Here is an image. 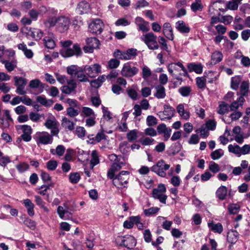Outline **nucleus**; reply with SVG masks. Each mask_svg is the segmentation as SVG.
I'll return each mask as SVG.
<instances>
[{
  "label": "nucleus",
  "instance_id": "60",
  "mask_svg": "<svg viewBox=\"0 0 250 250\" xmlns=\"http://www.w3.org/2000/svg\"><path fill=\"white\" fill-rule=\"evenodd\" d=\"M126 138L130 142L136 140L137 138V131L134 129L129 131L126 134Z\"/></svg>",
  "mask_w": 250,
  "mask_h": 250
},
{
  "label": "nucleus",
  "instance_id": "13",
  "mask_svg": "<svg viewBox=\"0 0 250 250\" xmlns=\"http://www.w3.org/2000/svg\"><path fill=\"white\" fill-rule=\"evenodd\" d=\"M164 111L159 112L157 115L161 120L165 121L171 119L175 113L174 108L167 104L164 105Z\"/></svg>",
  "mask_w": 250,
  "mask_h": 250
},
{
  "label": "nucleus",
  "instance_id": "31",
  "mask_svg": "<svg viewBox=\"0 0 250 250\" xmlns=\"http://www.w3.org/2000/svg\"><path fill=\"white\" fill-rule=\"evenodd\" d=\"M105 80L106 76L103 75L98 77L97 79L90 81V84L92 87L98 88L102 85Z\"/></svg>",
  "mask_w": 250,
  "mask_h": 250
},
{
  "label": "nucleus",
  "instance_id": "49",
  "mask_svg": "<svg viewBox=\"0 0 250 250\" xmlns=\"http://www.w3.org/2000/svg\"><path fill=\"white\" fill-rule=\"evenodd\" d=\"M119 150L123 154H126L129 152L130 145L127 142H123L119 145Z\"/></svg>",
  "mask_w": 250,
  "mask_h": 250
},
{
  "label": "nucleus",
  "instance_id": "24",
  "mask_svg": "<svg viewBox=\"0 0 250 250\" xmlns=\"http://www.w3.org/2000/svg\"><path fill=\"white\" fill-rule=\"evenodd\" d=\"M163 34L168 40L172 41L174 39L172 28L169 22H166L163 25Z\"/></svg>",
  "mask_w": 250,
  "mask_h": 250
},
{
  "label": "nucleus",
  "instance_id": "7",
  "mask_svg": "<svg viewBox=\"0 0 250 250\" xmlns=\"http://www.w3.org/2000/svg\"><path fill=\"white\" fill-rule=\"evenodd\" d=\"M60 55L64 58H69L73 56H81L83 52L78 43L74 44L72 48H62L60 51Z\"/></svg>",
  "mask_w": 250,
  "mask_h": 250
},
{
  "label": "nucleus",
  "instance_id": "58",
  "mask_svg": "<svg viewBox=\"0 0 250 250\" xmlns=\"http://www.w3.org/2000/svg\"><path fill=\"white\" fill-rule=\"evenodd\" d=\"M81 179L80 175L78 172L71 173L69 174V181L72 184H77Z\"/></svg>",
  "mask_w": 250,
  "mask_h": 250
},
{
  "label": "nucleus",
  "instance_id": "59",
  "mask_svg": "<svg viewBox=\"0 0 250 250\" xmlns=\"http://www.w3.org/2000/svg\"><path fill=\"white\" fill-rule=\"evenodd\" d=\"M75 134L79 138H83L86 134V130L83 126H78L76 128Z\"/></svg>",
  "mask_w": 250,
  "mask_h": 250
},
{
  "label": "nucleus",
  "instance_id": "21",
  "mask_svg": "<svg viewBox=\"0 0 250 250\" xmlns=\"http://www.w3.org/2000/svg\"><path fill=\"white\" fill-rule=\"evenodd\" d=\"M124 165L123 162L113 163L111 167L108 169L107 173V177L109 179L113 178L115 175V172L120 170L122 165Z\"/></svg>",
  "mask_w": 250,
  "mask_h": 250
},
{
  "label": "nucleus",
  "instance_id": "41",
  "mask_svg": "<svg viewBox=\"0 0 250 250\" xmlns=\"http://www.w3.org/2000/svg\"><path fill=\"white\" fill-rule=\"evenodd\" d=\"M43 43L46 47L53 49L55 46V42L51 37L46 36L43 38Z\"/></svg>",
  "mask_w": 250,
  "mask_h": 250
},
{
  "label": "nucleus",
  "instance_id": "46",
  "mask_svg": "<svg viewBox=\"0 0 250 250\" xmlns=\"http://www.w3.org/2000/svg\"><path fill=\"white\" fill-rule=\"evenodd\" d=\"M190 7L191 10L194 12L202 11L203 6L201 3V0H195V2L191 4Z\"/></svg>",
  "mask_w": 250,
  "mask_h": 250
},
{
  "label": "nucleus",
  "instance_id": "55",
  "mask_svg": "<svg viewBox=\"0 0 250 250\" xmlns=\"http://www.w3.org/2000/svg\"><path fill=\"white\" fill-rule=\"evenodd\" d=\"M35 202L36 204L39 206L40 208H42L44 211L48 212V209L45 206V203L42 199V198L38 195L35 196Z\"/></svg>",
  "mask_w": 250,
  "mask_h": 250
},
{
  "label": "nucleus",
  "instance_id": "39",
  "mask_svg": "<svg viewBox=\"0 0 250 250\" xmlns=\"http://www.w3.org/2000/svg\"><path fill=\"white\" fill-rule=\"evenodd\" d=\"M86 42L93 49L98 48L100 45V41L96 38H88Z\"/></svg>",
  "mask_w": 250,
  "mask_h": 250
},
{
  "label": "nucleus",
  "instance_id": "56",
  "mask_svg": "<svg viewBox=\"0 0 250 250\" xmlns=\"http://www.w3.org/2000/svg\"><path fill=\"white\" fill-rule=\"evenodd\" d=\"M16 167L20 173H23L29 169V165L26 162H22L17 165Z\"/></svg>",
  "mask_w": 250,
  "mask_h": 250
},
{
  "label": "nucleus",
  "instance_id": "53",
  "mask_svg": "<svg viewBox=\"0 0 250 250\" xmlns=\"http://www.w3.org/2000/svg\"><path fill=\"white\" fill-rule=\"evenodd\" d=\"M197 133H200V136L203 138H206L209 135V130L205 126L202 125L199 128L196 130Z\"/></svg>",
  "mask_w": 250,
  "mask_h": 250
},
{
  "label": "nucleus",
  "instance_id": "34",
  "mask_svg": "<svg viewBox=\"0 0 250 250\" xmlns=\"http://www.w3.org/2000/svg\"><path fill=\"white\" fill-rule=\"evenodd\" d=\"M228 189L226 187L221 186L216 191V196L220 200H224L227 195Z\"/></svg>",
  "mask_w": 250,
  "mask_h": 250
},
{
  "label": "nucleus",
  "instance_id": "40",
  "mask_svg": "<svg viewBox=\"0 0 250 250\" xmlns=\"http://www.w3.org/2000/svg\"><path fill=\"white\" fill-rule=\"evenodd\" d=\"M223 57V54L221 52L216 51L212 54L211 60L212 63L216 64L222 60Z\"/></svg>",
  "mask_w": 250,
  "mask_h": 250
},
{
  "label": "nucleus",
  "instance_id": "44",
  "mask_svg": "<svg viewBox=\"0 0 250 250\" xmlns=\"http://www.w3.org/2000/svg\"><path fill=\"white\" fill-rule=\"evenodd\" d=\"M207 80L206 76L197 77L196 78V83L197 87L201 89H204L206 86Z\"/></svg>",
  "mask_w": 250,
  "mask_h": 250
},
{
  "label": "nucleus",
  "instance_id": "36",
  "mask_svg": "<svg viewBox=\"0 0 250 250\" xmlns=\"http://www.w3.org/2000/svg\"><path fill=\"white\" fill-rule=\"evenodd\" d=\"M89 9V4L86 1H82L78 4L76 10L80 14L86 13Z\"/></svg>",
  "mask_w": 250,
  "mask_h": 250
},
{
  "label": "nucleus",
  "instance_id": "30",
  "mask_svg": "<svg viewBox=\"0 0 250 250\" xmlns=\"http://www.w3.org/2000/svg\"><path fill=\"white\" fill-rule=\"evenodd\" d=\"M203 66L201 63L196 64L191 62L188 64V68L189 72H195L197 74H201L203 72Z\"/></svg>",
  "mask_w": 250,
  "mask_h": 250
},
{
  "label": "nucleus",
  "instance_id": "33",
  "mask_svg": "<svg viewBox=\"0 0 250 250\" xmlns=\"http://www.w3.org/2000/svg\"><path fill=\"white\" fill-rule=\"evenodd\" d=\"M208 228L214 233L221 234L223 230V227L220 223H214L213 222L208 223Z\"/></svg>",
  "mask_w": 250,
  "mask_h": 250
},
{
  "label": "nucleus",
  "instance_id": "32",
  "mask_svg": "<svg viewBox=\"0 0 250 250\" xmlns=\"http://www.w3.org/2000/svg\"><path fill=\"white\" fill-rule=\"evenodd\" d=\"M245 101L244 97L240 96L236 101L232 102L229 107L231 111H236L239 107H242Z\"/></svg>",
  "mask_w": 250,
  "mask_h": 250
},
{
  "label": "nucleus",
  "instance_id": "57",
  "mask_svg": "<svg viewBox=\"0 0 250 250\" xmlns=\"http://www.w3.org/2000/svg\"><path fill=\"white\" fill-rule=\"evenodd\" d=\"M229 105L224 102H222L219 105L218 113L220 114H224L229 111Z\"/></svg>",
  "mask_w": 250,
  "mask_h": 250
},
{
  "label": "nucleus",
  "instance_id": "62",
  "mask_svg": "<svg viewBox=\"0 0 250 250\" xmlns=\"http://www.w3.org/2000/svg\"><path fill=\"white\" fill-rule=\"evenodd\" d=\"M184 130L185 132L184 134L185 137H187L189 133H190L193 128V125L190 123L188 122L184 125Z\"/></svg>",
  "mask_w": 250,
  "mask_h": 250
},
{
  "label": "nucleus",
  "instance_id": "18",
  "mask_svg": "<svg viewBox=\"0 0 250 250\" xmlns=\"http://www.w3.org/2000/svg\"><path fill=\"white\" fill-rule=\"evenodd\" d=\"M67 84L62 86L60 89L62 93L66 94H70L73 92H76V88H77V83L73 79L69 80L67 82Z\"/></svg>",
  "mask_w": 250,
  "mask_h": 250
},
{
  "label": "nucleus",
  "instance_id": "61",
  "mask_svg": "<svg viewBox=\"0 0 250 250\" xmlns=\"http://www.w3.org/2000/svg\"><path fill=\"white\" fill-rule=\"evenodd\" d=\"M240 206L237 204H230L228 207L229 212L230 214H237L240 209Z\"/></svg>",
  "mask_w": 250,
  "mask_h": 250
},
{
  "label": "nucleus",
  "instance_id": "17",
  "mask_svg": "<svg viewBox=\"0 0 250 250\" xmlns=\"http://www.w3.org/2000/svg\"><path fill=\"white\" fill-rule=\"evenodd\" d=\"M70 24V19L65 16H60L58 18V30L61 32H63L68 29Z\"/></svg>",
  "mask_w": 250,
  "mask_h": 250
},
{
  "label": "nucleus",
  "instance_id": "27",
  "mask_svg": "<svg viewBox=\"0 0 250 250\" xmlns=\"http://www.w3.org/2000/svg\"><path fill=\"white\" fill-rule=\"evenodd\" d=\"M239 233L237 231L230 230L228 233L227 239L229 243L233 245L237 241Z\"/></svg>",
  "mask_w": 250,
  "mask_h": 250
},
{
  "label": "nucleus",
  "instance_id": "16",
  "mask_svg": "<svg viewBox=\"0 0 250 250\" xmlns=\"http://www.w3.org/2000/svg\"><path fill=\"white\" fill-rule=\"evenodd\" d=\"M179 67L181 69V70L183 71V76H186L188 75V72L185 66L183 65V64L180 62L175 63V62H172L169 64H168L167 66V70L169 74L172 76H174V71H179V69L178 68Z\"/></svg>",
  "mask_w": 250,
  "mask_h": 250
},
{
  "label": "nucleus",
  "instance_id": "54",
  "mask_svg": "<svg viewBox=\"0 0 250 250\" xmlns=\"http://www.w3.org/2000/svg\"><path fill=\"white\" fill-rule=\"evenodd\" d=\"M224 155V151L222 149H216L210 154L212 159L215 160L220 159Z\"/></svg>",
  "mask_w": 250,
  "mask_h": 250
},
{
  "label": "nucleus",
  "instance_id": "2",
  "mask_svg": "<svg viewBox=\"0 0 250 250\" xmlns=\"http://www.w3.org/2000/svg\"><path fill=\"white\" fill-rule=\"evenodd\" d=\"M129 178V172L126 170L121 171L118 175H114L112 178V184L118 188H126Z\"/></svg>",
  "mask_w": 250,
  "mask_h": 250
},
{
  "label": "nucleus",
  "instance_id": "50",
  "mask_svg": "<svg viewBox=\"0 0 250 250\" xmlns=\"http://www.w3.org/2000/svg\"><path fill=\"white\" fill-rule=\"evenodd\" d=\"M249 87V83L248 81H243L242 82L240 86V96L244 97V96L248 93Z\"/></svg>",
  "mask_w": 250,
  "mask_h": 250
},
{
  "label": "nucleus",
  "instance_id": "8",
  "mask_svg": "<svg viewBox=\"0 0 250 250\" xmlns=\"http://www.w3.org/2000/svg\"><path fill=\"white\" fill-rule=\"evenodd\" d=\"M137 50L134 48L127 49L126 51H122L119 49H116L113 53L114 57L120 60H131L137 55Z\"/></svg>",
  "mask_w": 250,
  "mask_h": 250
},
{
  "label": "nucleus",
  "instance_id": "26",
  "mask_svg": "<svg viewBox=\"0 0 250 250\" xmlns=\"http://www.w3.org/2000/svg\"><path fill=\"white\" fill-rule=\"evenodd\" d=\"M62 126L65 129L72 131L74 129L75 123L66 117H63L62 120Z\"/></svg>",
  "mask_w": 250,
  "mask_h": 250
},
{
  "label": "nucleus",
  "instance_id": "47",
  "mask_svg": "<svg viewBox=\"0 0 250 250\" xmlns=\"http://www.w3.org/2000/svg\"><path fill=\"white\" fill-rule=\"evenodd\" d=\"M79 67L77 65H72L67 67V73L72 77L76 76L78 71L80 70Z\"/></svg>",
  "mask_w": 250,
  "mask_h": 250
},
{
  "label": "nucleus",
  "instance_id": "20",
  "mask_svg": "<svg viewBox=\"0 0 250 250\" xmlns=\"http://www.w3.org/2000/svg\"><path fill=\"white\" fill-rule=\"evenodd\" d=\"M28 86L31 89H37L38 90L37 94H39L43 91L45 84L42 83L40 80L36 79L30 82Z\"/></svg>",
  "mask_w": 250,
  "mask_h": 250
},
{
  "label": "nucleus",
  "instance_id": "4",
  "mask_svg": "<svg viewBox=\"0 0 250 250\" xmlns=\"http://www.w3.org/2000/svg\"><path fill=\"white\" fill-rule=\"evenodd\" d=\"M141 40L144 42L150 50H157L159 49V45L157 42V37L152 32H149L143 35Z\"/></svg>",
  "mask_w": 250,
  "mask_h": 250
},
{
  "label": "nucleus",
  "instance_id": "37",
  "mask_svg": "<svg viewBox=\"0 0 250 250\" xmlns=\"http://www.w3.org/2000/svg\"><path fill=\"white\" fill-rule=\"evenodd\" d=\"M76 77L78 80L80 82H90L88 78L89 77L85 73V70H84L83 67L80 68V70L76 75Z\"/></svg>",
  "mask_w": 250,
  "mask_h": 250
},
{
  "label": "nucleus",
  "instance_id": "12",
  "mask_svg": "<svg viewBox=\"0 0 250 250\" xmlns=\"http://www.w3.org/2000/svg\"><path fill=\"white\" fill-rule=\"evenodd\" d=\"M85 73L90 78L97 76L102 72L101 66L98 63H94L90 65H86L83 66Z\"/></svg>",
  "mask_w": 250,
  "mask_h": 250
},
{
  "label": "nucleus",
  "instance_id": "45",
  "mask_svg": "<svg viewBox=\"0 0 250 250\" xmlns=\"http://www.w3.org/2000/svg\"><path fill=\"white\" fill-rule=\"evenodd\" d=\"M240 3H241V2H238L237 0L228 1L226 3V9L236 10L238 9L239 4Z\"/></svg>",
  "mask_w": 250,
  "mask_h": 250
},
{
  "label": "nucleus",
  "instance_id": "64",
  "mask_svg": "<svg viewBox=\"0 0 250 250\" xmlns=\"http://www.w3.org/2000/svg\"><path fill=\"white\" fill-rule=\"evenodd\" d=\"M159 210L160 208L158 207H151L148 209H144V213L146 216H149L157 213Z\"/></svg>",
  "mask_w": 250,
  "mask_h": 250
},
{
  "label": "nucleus",
  "instance_id": "22",
  "mask_svg": "<svg viewBox=\"0 0 250 250\" xmlns=\"http://www.w3.org/2000/svg\"><path fill=\"white\" fill-rule=\"evenodd\" d=\"M175 28L182 34H188L190 31V28L188 24L183 21H178L175 23Z\"/></svg>",
  "mask_w": 250,
  "mask_h": 250
},
{
  "label": "nucleus",
  "instance_id": "43",
  "mask_svg": "<svg viewBox=\"0 0 250 250\" xmlns=\"http://www.w3.org/2000/svg\"><path fill=\"white\" fill-rule=\"evenodd\" d=\"M241 81V77L240 76H235L231 78V87L234 90H237Z\"/></svg>",
  "mask_w": 250,
  "mask_h": 250
},
{
  "label": "nucleus",
  "instance_id": "15",
  "mask_svg": "<svg viewBox=\"0 0 250 250\" xmlns=\"http://www.w3.org/2000/svg\"><path fill=\"white\" fill-rule=\"evenodd\" d=\"M13 120L11 117L10 111L7 109L3 110L2 117H0V128L2 129L7 128L9 127L10 122Z\"/></svg>",
  "mask_w": 250,
  "mask_h": 250
},
{
  "label": "nucleus",
  "instance_id": "10",
  "mask_svg": "<svg viewBox=\"0 0 250 250\" xmlns=\"http://www.w3.org/2000/svg\"><path fill=\"white\" fill-rule=\"evenodd\" d=\"M138 72V68L132 66L131 62H127L124 64L121 70V74L125 77L130 78L136 75Z\"/></svg>",
  "mask_w": 250,
  "mask_h": 250
},
{
  "label": "nucleus",
  "instance_id": "35",
  "mask_svg": "<svg viewBox=\"0 0 250 250\" xmlns=\"http://www.w3.org/2000/svg\"><path fill=\"white\" fill-rule=\"evenodd\" d=\"M29 33L36 41L40 40L43 36V32L38 28H30Z\"/></svg>",
  "mask_w": 250,
  "mask_h": 250
},
{
  "label": "nucleus",
  "instance_id": "52",
  "mask_svg": "<svg viewBox=\"0 0 250 250\" xmlns=\"http://www.w3.org/2000/svg\"><path fill=\"white\" fill-rule=\"evenodd\" d=\"M178 91L183 97H188L191 92V88L189 86H182L179 89Z\"/></svg>",
  "mask_w": 250,
  "mask_h": 250
},
{
  "label": "nucleus",
  "instance_id": "23",
  "mask_svg": "<svg viewBox=\"0 0 250 250\" xmlns=\"http://www.w3.org/2000/svg\"><path fill=\"white\" fill-rule=\"evenodd\" d=\"M135 21L139 30L143 32H148L149 30V28L148 26V22L146 21L143 18L138 17Z\"/></svg>",
  "mask_w": 250,
  "mask_h": 250
},
{
  "label": "nucleus",
  "instance_id": "28",
  "mask_svg": "<svg viewBox=\"0 0 250 250\" xmlns=\"http://www.w3.org/2000/svg\"><path fill=\"white\" fill-rule=\"evenodd\" d=\"M156 92L154 96L158 99H164L166 96V89L163 85H158L155 87Z\"/></svg>",
  "mask_w": 250,
  "mask_h": 250
},
{
  "label": "nucleus",
  "instance_id": "1",
  "mask_svg": "<svg viewBox=\"0 0 250 250\" xmlns=\"http://www.w3.org/2000/svg\"><path fill=\"white\" fill-rule=\"evenodd\" d=\"M64 103L68 105L66 108V115L71 118L76 117L79 114L83 118L90 117L95 115L93 110L88 107L83 106L82 110H81V105L76 99L67 98L65 100Z\"/></svg>",
  "mask_w": 250,
  "mask_h": 250
},
{
  "label": "nucleus",
  "instance_id": "19",
  "mask_svg": "<svg viewBox=\"0 0 250 250\" xmlns=\"http://www.w3.org/2000/svg\"><path fill=\"white\" fill-rule=\"evenodd\" d=\"M21 129L23 132L21 135L22 140L26 142L30 141L32 139L31 135L32 133L31 127L30 125H24L21 126Z\"/></svg>",
  "mask_w": 250,
  "mask_h": 250
},
{
  "label": "nucleus",
  "instance_id": "25",
  "mask_svg": "<svg viewBox=\"0 0 250 250\" xmlns=\"http://www.w3.org/2000/svg\"><path fill=\"white\" fill-rule=\"evenodd\" d=\"M125 241L124 246L128 249H132L136 245V240L132 235H125Z\"/></svg>",
  "mask_w": 250,
  "mask_h": 250
},
{
  "label": "nucleus",
  "instance_id": "29",
  "mask_svg": "<svg viewBox=\"0 0 250 250\" xmlns=\"http://www.w3.org/2000/svg\"><path fill=\"white\" fill-rule=\"evenodd\" d=\"M23 204L24 205V207L26 208L27 209V211L28 214L30 216H33L35 214V211L34 210L35 205L31 202V201L29 199H26L23 200Z\"/></svg>",
  "mask_w": 250,
  "mask_h": 250
},
{
  "label": "nucleus",
  "instance_id": "9",
  "mask_svg": "<svg viewBox=\"0 0 250 250\" xmlns=\"http://www.w3.org/2000/svg\"><path fill=\"white\" fill-rule=\"evenodd\" d=\"M104 24L99 19L93 20L89 24L88 31L94 34H100L103 30Z\"/></svg>",
  "mask_w": 250,
  "mask_h": 250
},
{
  "label": "nucleus",
  "instance_id": "38",
  "mask_svg": "<svg viewBox=\"0 0 250 250\" xmlns=\"http://www.w3.org/2000/svg\"><path fill=\"white\" fill-rule=\"evenodd\" d=\"M65 148L62 145H58L55 149L51 148L50 150V153L53 155H57L59 157L62 156L65 152Z\"/></svg>",
  "mask_w": 250,
  "mask_h": 250
},
{
  "label": "nucleus",
  "instance_id": "6",
  "mask_svg": "<svg viewBox=\"0 0 250 250\" xmlns=\"http://www.w3.org/2000/svg\"><path fill=\"white\" fill-rule=\"evenodd\" d=\"M166 190L164 184H159L157 188L152 190V197L155 199L158 200L161 203L166 204L167 198V195L165 194Z\"/></svg>",
  "mask_w": 250,
  "mask_h": 250
},
{
  "label": "nucleus",
  "instance_id": "63",
  "mask_svg": "<svg viewBox=\"0 0 250 250\" xmlns=\"http://www.w3.org/2000/svg\"><path fill=\"white\" fill-rule=\"evenodd\" d=\"M208 169L213 173H216L220 170L219 165L213 161L209 163Z\"/></svg>",
  "mask_w": 250,
  "mask_h": 250
},
{
  "label": "nucleus",
  "instance_id": "14",
  "mask_svg": "<svg viewBox=\"0 0 250 250\" xmlns=\"http://www.w3.org/2000/svg\"><path fill=\"white\" fill-rule=\"evenodd\" d=\"M44 125L48 129H51L52 135H57L59 133V123L54 117L52 119H47Z\"/></svg>",
  "mask_w": 250,
  "mask_h": 250
},
{
  "label": "nucleus",
  "instance_id": "11",
  "mask_svg": "<svg viewBox=\"0 0 250 250\" xmlns=\"http://www.w3.org/2000/svg\"><path fill=\"white\" fill-rule=\"evenodd\" d=\"M14 80L15 85L17 87L16 92L21 95H25L26 93L25 86L27 84V80L21 77L15 76Z\"/></svg>",
  "mask_w": 250,
  "mask_h": 250
},
{
  "label": "nucleus",
  "instance_id": "5",
  "mask_svg": "<svg viewBox=\"0 0 250 250\" xmlns=\"http://www.w3.org/2000/svg\"><path fill=\"white\" fill-rule=\"evenodd\" d=\"M169 167V165L166 164L164 160L161 159L151 167L150 170L161 177H165L167 175L166 171Z\"/></svg>",
  "mask_w": 250,
  "mask_h": 250
},
{
  "label": "nucleus",
  "instance_id": "42",
  "mask_svg": "<svg viewBox=\"0 0 250 250\" xmlns=\"http://www.w3.org/2000/svg\"><path fill=\"white\" fill-rule=\"evenodd\" d=\"M100 162L98 152L94 150L91 153V159L90 160V166L93 168L98 165Z\"/></svg>",
  "mask_w": 250,
  "mask_h": 250
},
{
  "label": "nucleus",
  "instance_id": "3",
  "mask_svg": "<svg viewBox=\"0 0 250 250\" xmlns=\"http://www.w3.org/2000/svg\"><path fill=\"white\" fill-rule=\"evenodd\" d=\"M46 131L37 132L33 136L37 145L39 146L41 145H46L51 144L53 141V136Z\"/></svg>",
  "mask_w": 250,
  "mask_h": 250
},
{
  "label": "nucleus",
  "instance_id": "51",
  "mask_svg": "<svg viewBox=\"0 0 250 250\" xmlns=\"http://www.w3.org/2000/svg\"><path fill=\"white\" fill-rule=\"evenodd\" d=\"M228 150L229 152L234 153L238 156H240V147L237 145H229L228 146Z\"/></svg>",
  "mask_w": 250,
  "mask_h": 250
},
{
  "label": "nucleus",
  "instance_id": "48",
  "mask_svg": "<svg viewBox=\"0 0 250 250\" xmlns=\"http://www.w3.org/2000/svg\"><path fill=\"white\" fill-rule=\"evenodd\" d=\"M158 42L159 43L160 47L162 50L168 52L167 41L164 37L162 36H159L158 38Z\"/></svg>",
  "mask_w": 250,
  "mask_h": 250
}]
</instances>
